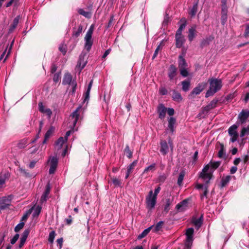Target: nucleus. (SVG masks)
Wrapping results in <instances>:
<instances>
[{
	"mask_svg": "<svg viewBox=\"0 0 249 249\" xmlns=\"http://www.w3.org/2000/svg\"><path fill=\"white\" fill-rule=\"evenodd\" d=\"M210 88L206 93V97L213 95L215 93L219 90L222 87V81L221 79L211 78L209 80Z\"/></svg>",
	"mask_w": 249,
	"mask_h": 249,
	"instance_id": "f257e3e1",
	"label": "nucleus"
},
{
	"mask_svg": "<svg viewBox=\"0 0 249 249\" xmlns=\"http://www.w3.org/2000/svg\"><path fill=\"white\" fill-rule=\"evenodd\" d=\"M249 117V110L243 109L238 114L237 121L235 124L239 126L240 124H245Z\"/></svg>",
	"mask_w": 249,
	"mask_h": 249,
	"instance_id": "f03ea898",
	"label": "nucleus"
},
{
	"mask_svg": "<svg viewBox=\"0 0 249 249\" xmlns=\"http://www.w3.org/2000/svg\"><path fill=\"white\" fill-rule=\"evenodd\" d=\"M157 197L153 196V191L151 190L146 198V203L147 208L151 210L153 209L156 203Z\"/></svg>",
	"mask_w": 249,
	"mask_h": 249,
	"instance_id": "7ed1b4c3",
	"label": "nucleus"
},
{
	"mask_svg": "<svg viewBox=\"0 0 249 249\" xmlns=\"http://www.w3.org/2000/svg\"><path fill=\"white\" fill-rule=\"evenodd\" d=\"M238 127V125L234 124L231 126L228 129L229 134L231 137L230 141L232 142L236 141L238 138V134L236 131Z\"/></svg>",
	"mask_w": 249,
	"mask_h": 249,
	"instance_id": "20e7f679",
	"label": "nucleus"
},
{
	"mask_svg": "<svg viewBox=\"0 0 249 249\" xmlns=\"http://www.w3.org/2000/svg\"><path fill=\"white\" fill-rule=\"evenodd\" d=\"M194 230L193 228H188L186 230V239L185 245V247H186V248L188 249L190 248L191 247V246H192L193 240V235L194 233Z\"/></svg>",
	"mask_w": 249,
	"mask_h": 249,
	"instance_id": "39448f33",
	"label": "nucleus"
},
{
	"mask_svg": "<svg viewBox=\"0 0 249 249\" xmlns=\"http://www.w3.org/2000/svg\"><path fill=\"white\" fill-rule=\"evenodd\" d=\"M81 107H77L70 115V118L73 120L72 121L71 124H70L69 126L71 127V128L72 129L74 128L79 119V114L78 113V111L79 109H81Z\"/></svg>",
	"mask_w": 249,
	"mask_h": 249,
	"instance_id": "423d86ee",
	"label": "nucleus"
},
{
	"mask_svg": "<svg viewBox=\"0 0 249 249\" xmlns=\"http://www.w3.org/2000/svg\"><path fill=\"white\" fill-rule=\"evenodd\" d=\"M11 200V196L0 198V211L4 210L10 206Z\"/></svg>",
	"mask_w": 249,
	"mask_h": 249,
	"instance_id": "0eeeda50",
	"label": "nucleus"
},
{
	"mask_svg": "<svg viewBox=\"0 0 249 249\" xmlns=\"http://www.w3.org/2000/svg\"><path fill=\"white\" fill-rule=\"evenodd\" d=\"M207 83L206 82H202L199 83L191 92V95L199 94L206 87Z\"/></svg>",
	"mask_w": 249,
	"mask_h": 249,
	"instance_id": "6e6552de",
	"label": "nucleus"
},
{
	"mask_svg": "<svg viewBox=\"0 0 249 249\" xmlns=\"http://www.w3.org/2000/svg\"><path fill=\"white\" fill-rule=\"evenodd\" d=\"M58 159L56 157H53L50 159V167L49 170L50 174L54 173L57 166Z\"/></svg>",
	"mask_w": 249,
	"mask_h": 249,
	"instance_id": "1a4fd4ad",
	"label": "nucleus"
},
{
	"mask_svg": "<svg viewBox=\"0 0 249 249\" xmlns=\"http://www.w3.org/2000/svg\"><path fill=\"white\" fill-rule=\"evenodd\" d=\"M167 112V108L163 104H160L157 107V112L159 114V118L163 120L165 117Z\"/></svg>",
	"mask_w": 249,
	"mask_h": 249,
	"instance_id": "9d476101",
	"label": "nucleus"
},
{
	"mask_svg": "<svg viewBox=\"0 0 249 249\" xmlns=\"http://www.w3.org/2000/svg\"><path fill=\"white\" fill-rule=\"evenodd\" d=\"M177 75V68L173 64L170 66L168 69V75L170 80H173Z\"/></svg>",
	"mask_w": 249,
	"mask_h": 249,
	"instance_id": "9b49d317",
	"label": "nucleus"
},
{
	"mask_svg": "<svg viewBox=\"0 0 249 249\" xmlns=\"http://www.w3.org/2000/svg\"><path fill=\"white\" fill-rule=\"evenodd\" d=\"M85 45L84 48L88 52H89L93 45V40L91 36H85L84 38Z\"/></svg>",
	"mask_w": 249,
	"mask_h": 249,
	"instance_id": "f8f14e48",
	"label": "nucleus"
},
{
	"mask_svg": "<svg viewBox=\"0 0 249 249\" xmlns=\"http://www.w3.org/2000/svg\"><path fill=\"white\" fill-rule=\"evenodd\" d=\"M160 152L163 155H166L169 152V146L167 142L165 140H161L160 142Z\"/></svg>",
	"mask_w": 249,
	"mask_h": 249,
	"instance_id": "ddd939ff",
	"label": "nucleus"
},
{
	"mask_svg": "<svg viewBox=\"0 0 249 249\" xmlns=\"http://www.w3.org/2000/svg\"><path fill=\"white\" fill-rule=\"evenodd\" d=\"M217 103V100H212L208 105L205 106L202 109V113H207L210 110L215 108Z\"/></svg>",
	"mask_w": 249,
	"mask_h": 249,
	"instance_id": "4468645a",
	"label": "nucleus"
},
{
	"mask_svg": "<svg viewBox=\"0 0 249 249\" xmlns=\"http://www.w3.org/2000/svg\"><path fill=\"white\" fill-rule=\"evenodd\" d=\"M21 17L20 15H18L14 18L12 24L10 25L9 27L8 30L9 33H11L13 32V31L17 27V25H18L19 22V20H21Z\"/></svg>",
	"mask_w": 249,
	"mask_h": 249,
	"instance_id": "2eb2a0df",
	"label": "nucleus"
},
{
	"mask_svg": "<svg viewBox=\"0 0 249 249\" xmlns=\"http://www.w3.org/2000/svg\"><path fill=\"white\" fill-rule=\"evenodd\" d=\"M203 215L201 214L199 218L193 217L192 219V222L195 226L197 229H198L203 224Z\"/></svg>",
	"mask_w": 249,
	"mask_h": 249,
	"instance_id": "dca6fc26",
	"label": "nucleus"
},
{
	"mask_svg": "<svg viewBox=\"0 0 249 249\" xmlns=\"http://www.w3.org/2000/svg\"><path fill=\"white\" fill-rule=\"evenodd\" d=\"M219 147L218 152V157L221 159H226V149L223 143L219 142Z\"/></svg>",
	"mask_w": 249,
	"mask_h": 249,
	"instance_id": "f3484780",
	"label": "nucleus"
},
{
	"mask_svg": "<svg viewBox=\"0 0 249 249\" xmlns=\"http://www.w3.org/2000/svg\"><path fill=\"white\" fill-rule=\"evenodd\" d=\"M196 26L194 25L189 29L188 31V40L191 42L193 40L194 38L196 37Z\"/></svg>",
	"mask_w": 249,
	"mask_h": 249,
	"instance_id": "a211bd4d",
	"label": "nucleus"
},
{
	"mask_svg": "<svg viewBox=\"0 0 249 249\" xmlns=\"http://www.w3.org/2000/svg\"><path fill=\"white\" fill-rule=\"evenodd\" d=\"M72 81H73V80H72V77L71 75L69 73H67L64 75V78L63 79V81H62V84L64 85H70L72 84Z\"/></svg>",
	"mask_w": 249,
	"mask_h": 249,
	"instance_id": "6ab92c4d",
	"label": "nucleus"
},
{
	"mask_svg": "<svg viewBox=\"0 0 249 249\" xmlns=\"http://www.w3.org/2000/svg\"><path fill=\"white\" fill-rule=\"evenodd\" d=\"M87 62L84 60V55L81 54L79 56L78 63L76 67L79 69L80 71H81L86 66Z\"/></svg>",
	"mask_w": 249,
	"mask_h": 249,
	"instance_id": "aec40b11",
	"label": "nucleus"
},
{
	"mask_svg": "<svg viewBox=\"0 0 249 249\" xmlns=\"http://www.w3.org/2000/svg\"><path fill=\"white\" fill-rule=\"evenodd\" d=\"M184 55L185 54H184L183 55H179L178 56V65L179 69L186 68L187 66L186 60L184 58Z\"/></svg>",
	"mask_w": 249,
	"mask_h": 249,
	"instance_id": "412c9836",
	"label": "nucleus"
},
{
	"mask_svg": "<svg viewBox=\"0 0 249 249\" xmlns=\"http://www.w3.org/2000/svg\"><path fill=\"white\" fill-rule=\"evenodd\" d=\"M231 178V176L230 175L223 176L221 179L220 186L221 188H223L226 186L230 182Z\"/></svg>",
	"mask_w": 249,
	"mask_h": 249,
	"instance_id": "4be33fe9",
	"label": "nucleus"
},
{
	"mask_svg": "<svg viewBox=\"0 0 249 249\" xmlns=\"http://www.w3.org/2000/svg\"><path fill=\"white\" fill-rule=\"evenodd\" d=\"M214 37L213 36H209L203 39L200 43V47L203 48V47L208 46L211 42H212Z\"/></svg>",
	"mask_w": 249,
	"mask_h": 249,
	"instance_id": "5701e85b",
	"label": "nucleus"
},
{
	"mask_svg": "<svg viewBox=\"0 0 249 249\" xmlns=\"http://www.w3.org/2000/svg\"><path fill=\"white\" fill-rule=\"evenodd\" d=\"M176 122V120L174 117H170L168 120V128L170 130L172 133H173L175 131L174 126Z\"/></svg>",
	"mask_w": 249,
	"mask_h": 249,
	"instance_id": "b1692460",
	"label": "nucleus"
},
{
	"mask_svg": "<svg viewBox=\"0 0 249 249\" xmlns=\"http://www.w3.org/2000/svg\"><path fill=\"white\" fill-rule=\"evenodd\" d=\"M54 131V127L53 126H51L45 134L44 139L42 142L43 144H45L47 140L49 138Z\"/></svg>",
	"mask_w": 249,
	"mask_h": 249,
	"instance_id": "393cba45",
	"label": "nucleus"
},
{
	"mask_svg": "<svg viewBox=\"0 0 249 249\" xmlns=\"http://www.w3.org/2000/svg\"><path fill=\"white\" fill-rule=\"evenodd\" d=\"M176 46L177 48H181L185 41L184 36L175 37Z\"/></svg>",
	"mask_w": 249,
	"mask_h": 249,
	"instance_id": "a878e982",
	"label": "nucleus"
},
{
	"mask_svg": "<svg viewBox=\"0 0 249 249\" xmlns=\"http://www.w3.org/2000/svg\"><path fill=\"white\" fill-rule=\"evenodd\" d=\"M172 98L174 101L178 103L181 102L182 100V97L180 93L175 90L173 91Z\"/></svg>",
	"mask_w": 249,
	"mask_h": 249,
	"instance_id": "bb28decb",
	"label": "nucleus"
},
{
	"mask_svg": "<svg viewBox=\"0 0 249 249\" xmlns=\"http://www.w3.org/2000/svg\"><path fill=\"white\" fill-rule=\"evenodd\" d=\"M187 201L186 199L183 200L181 202L178 203L176 206V208L179 211H183L185 207L187 206Z\"/></svg>",
	"mask_w": 249,
	"mask_h": 249,
	"instance_id": "cd10ccee",
	"label": "nucleus"
},
{
	"mask_svg": "<svg viewBox=\"0 0 249 249\" xmlns=\"http://www.w3.org/2000/svg\"><path fill=\"white\" fill-rule=\"evenodd\" d=\"M83 30V26L82 25H78V28L76 29L75 28L73 29L72 36L77 37L82 33Z\"/></svg>",
	"mask_w": 249,
	"mask_h": 249,
	"instance_id": "c85d7f7f",
	"label": "nucleus"
},
{
	"mask_svg": "<svg viewBox=\"0 0 249 249\" xmlns=\"http://www.w3.org/2000/svg\"><path fill=\"white\" fill-rule=\"evenodd\" d=\"M156 170V163H154L145 168L141 176H143L144 174L147 173L148 172H153Z\"/></svg>",
	"mask_w": 249,
	"mask_h": 249,
	"instance_id": "c756f323",
	"label": "nucleus"
},
{
	"mask_svg": "<svg viewBox=\"0 0 249 249\" xmlns=\"http://www.w3.org/2000/svg\"><path fill=\"white\" fill-rule=\"evenodd\" d=\"M182 89L183 91L186 92L189 90L190 86V82L189 80H184L181 82Z\"/></svg>",
	"mask_w": 249,
	"mask_h": 249,
	"instance_id": "7c9ffc66",
	"label": "nucleus"
},
{
	"mask_svg": "<svg viewBox=\"0 0 249 249\" xmlns=\"http://www.w3.org/2000/svg\"><path fill=\"white\" fill-rule=\"evenodd\" d=\"M66 141H67L65 140V139L63 137H60L55 142V144L58 147V149H60L61 148H62L63 144Z\"/></svg>",
	"mask_w": 249,
	"mask_h": 249,
	"instance_id": "2f4dec72",
	"label": "nucleus"
},
{
	"mask_svg": "<svg viewBox=\"0 0 249 249\" xmlns=\"http://www.w3.org/2000/svg\"><path fill=\"white\" fill-rule=\"evenodd\" d=\"M28 144V139H23L20 140L18 143V147L20 149L25 148Z\"/></svg>",
	"mask_w": 249,
	"mask_h": 249,
	"instance_id": "473e14b6",
	"label": "nucleus"
},
{
	"mask_svg": "<svg viewBox=\"0 0 249 249\" xmlns=\"http://www.w3.org/2000/svg\"><path fill=\"white\" fill-rule=\"evenodd\" d=\"M152 226H151L146 229H145L141 234L138 236V239H141L146 236L151 230Z\"/></svg>",
	"mask_w": 249,
	"mask_h": 249,
	"instance_id": "72a5a7b5",
	"label": "nucleus"
},
{
	"mask_svg": "<svg viewBox=\"0 0 249 249\" xmlns=\"http://www.w3.org/2000/svg\"><path fill=\"white\" fill-rule=\"evenodd\" d=\"M212 175L209 173H201L200 175V178L204 179H208L206 181L207 183L209 182V180L211 178Z\"/></svg>",
	"mask_w": 249,
	"mask_h": 249,
	"instance_id": "f704fd0d",
	"label": "nucleus"
},
{
	"mask_svg": "<svg viewBox=\"0 0 249 249\" xmlns=\"http://www.w3.org/2000/svg\"><path fill=\"white\" fill-rule=\"evenodd\" d=\"M197 7H198V3L197 2L195 3L192 8H191L190 12L189 15H191V17H194L196 15L197 11Z\"/></svg>",
	"mask_w": 249,
	"mask_h": 249,
	"instance_id": "c9c22d12",
	"label": "nucleus"
},
{
	"mask_svg": "<svg viewBox=\"0 0 249 249\" xmlns=\"http://www.w3.org/2000/svg\"><path fill=\"white\" fill-rule=\"evenodd\" d=\"M221 161H211L209 163L210 167L213 169V170H215L217 169L221 164Z\"/></svg>",
	"mask_w": 249,
	"mask_h": 249,
	"instance_id": "e433bc0d",
	"label": "nucleus"
},
{
	"mask_svg": "<svg viewBox=\"0 0 249 249\" xmlns=\"http://www.w3.org/2000/svg\"><path fill=\"white\" fill-rule=\"evenodd\" d=\"M78 13L87 18L91 17V13L89 12L85 11L83 9H79L78 11Z\"/></svg>",
	"mask_w": 249,
	"mask_h": 249,
	"instance_id": "4c0bfd02",
	"label": "nucleus"
},
{
	"mask_svg": "<svg viewBox=\"0 0 249 249\" xmlns=\"http://www.w3.org/2000/svg\"><path fill=\"white\" fill-rule=\"evenodd\" d=\"M249 134V125L246 127H243L240 132V136L241 137H244L246 135Z\"/></svg>",
	"mask_w": 249,
	"mask_h": 249,
	"instance_id": "58836bf2",
	"label": "nucleus"
},
{
	"mask_svg": "<svg viewBox=\"0 0 249 249\" xmlns=\"http://www.w3.org/2000/svg\"><path fill=\"white\" fill-rule=\"evenodd\" d=\"M124 154L126 155V157L130 159L132 157V151L130 149L129 146L127 145L124 149Z\"/></svg>",
	"mask_w": 249,
	"mask_h": 249,
	"instance_id": "ea45409f",
	"label": "nucleus"
},
{
	"mask_svg": "<svg viewBox=\"0 0 249 249\" xmlns=\"http://www.w3.org/2000/svg\"><path fill=\"white\" fill-rule=\"evenodd\" d=\"M12 4L15 7H17L19 5V0H10L5 5L6 7H8L11 6Z\"/></svg>",
	"mask_w": 249,
	"mask_h": 249,
	"instance_id": "a19ab883",
	"label": "nucleus"
},
{
	"mask_svg": "<svg viewBox=\"0 0 249 249\" xmlns=\"http://www.w3.org/2000/svg\"><path fill=\"white\" fill-rule=\"evenodd\" d=\"M138 163V160H134L127 167V171L130 172H132L133 170L134 169L135 166L137 165Z\"/></svg>",
	"mask_w": 249,
	"mask_h": 249,
	"instance_id": "79ce46f5",
	"label": "nucleus"
},
{
	"mask_svg": "<svg viewBox=\"0 0 249 249\" xmlns=\"http://www.w3.org/2000/svg\"><path fill=\"white\" fill-rule=\"evenodd\" d=\"M172 200L170 198L166 199L165 205L164 208V211L167 213L170 210V206L171 204Z\"/></svg>",
	"mask_w": 249,
	"mask_h": 249,
	"instance_id": "37998d69",
	"label": "nucleus"
},
{
	"mask_svg": "<svg viewBox=\"0 0 249 249\" xmlns=\"http://www.w3.org/2000/svg\"><path fill=\"white\" fill-rule=\"evenodd\" d=\"M71 89L70 91V94H74L75 92L76 89L77 87V83L76 81L74 80H73L72 83L71 85Z\"/></svg>",
	"mask_w": 249,
	"mask_h": 249,
	"instance_id": "c03bdc74",
	"label": "nucleus"
},
{
	"mask_svg": "<svg viewBox=\"0 0 249 249\" xmlns=\"http://www.w3.org/2000/svg\"><path fill=\"white\" fill-rule=\"evenodd\" d=\"M163 224L164 222L162 221L158 222L155 226L154 231L156 232L159 231L161 229Z\"/></svg>",
	"mask_w": 249,
	"mask_h": 249,
	"instance_id": "a18cd8bd",
	"label": "nucleus"
},
{
	"mask_svg": "<svg viewBox=\"0 0 249 249\" xmlns=\"http://www.w3.org/2000/svg\"><path fill=\"white\" fill-rule=\"evenodd\" d=\"M55 232L54 231L50 232L49 235L48 241L51 243H53L55 238Z\"/></svg>",
	"mask_w": 249,
	"mask_h": 249,
	"instance_id": "49530a36",
	"label": "nucleus"
},
{
	"mask_svg": "<svg viewBox=\"0 0 249 249\" xmlns=\"http://www.w3.org/2000/svg\"><path fill=\"white\" fill-rule=\"evenodd\" d=\"M25 225L24 222H20L19 224H18L15 228L14 231L15 232H17L19 231L20 230H21Z\"/></svg>",
	"mask_w": 249,
	"mask_h": 249,
	"instance_id": "de8ad7c7",
	"label": "nucleus"
},
{
	"mask_svg": "<svg viewBox=\"0 0 249 249\" xmlns=\"http://www.w3.org/2000/svg\"><path fill=\"white\" fill-rule=\"evenodd\" d=\"M112 183L113 184V185H114L115 187H119V186H121V181L116 178H113L112 179Z\"/></svg>",
	"mask_w": 249,
	"mask_h": 249,
	"instance_id": "09e8293b",
	"label": "nucleus"
},
{
	"mask_svg": "<svg viewBox=\"0 0 249 249\" xmlns=\"http://www.w3.org/2000/svg\"><path fill=\"white\" fill-rule=\"evenodd\" d=\"M180 74L184 77H187L188 75V71L186 68L179 69Z\"/></svg>",
	"mask_w": 249,
	"mask_h": 249,
	"instance_id": "8fccbe9b",
	"label": "nucleus"
},
{
	"mask_svg": "<svg viewBox=\"0 0 249 249\" xmlns=\"http://www.w3.org/2000/svg\"><path fill=\"white\" fill-rule=\"evenodd\" d=\"M184 174L183 172L180 173L179 176L178 177V184L179 186H180L182 185V181L184 178Z\"/></svg>",
	"mask_w": 249,
	"mask_h": 249,
	"instance_id": "3c124183",
	"label": "nucleus"
},
{
	"mask_svg": "<svg viewBox=\"0 0 249 249\" xmlns=\"http://www.w3.org/2000/svg\"><path fill=\"white\" fill-rule=\"evenodd\" d=\"M228 14H221V22L223 25H224L227 22Z\"/></svg>",
	"mask_w": 249,
	"mask_h": 249,
	"instance_id": "603ef678",
	"label": "nucleus"
},
{
	"mask_svg": "<svg viewBox=\"0 0 249 249\" xmlns=\"http://www.w3.org/2000/svg\"><path fill=\"white\" fill-rule=\"evenodd\" d=\"M30 231V230L29 229H26L24 230L21 235V238L26 240L29 235Z\"/></svg>",
	"mask_w": 249,
	"mask_h": 249,
	"instance_id": "864d4df0",
	"label": "nucleus"
},
{
	"mask_svg": "<svg viewBox=\"0 0 249 249\" xmlns=\"http://www.w3.org/2000/svg\"><path fill=\"white\" fill-rule=\"evenodd\" d=\"M161 49V43H160L157 47V48L156 49V50L154 52V54L152 56V59H154L155 58V57L157 56V55L159 53V50H160Z\"/></svg>",
	"mask_w": 249,
	"mask_h": 249,
	"instance_id": "5fc2aeb1",
	"label": "nucleus"
},
{
	"mask_svg": "<svg viewBox=\"0 0 249 249\" xmlns=\"http://www.w3.org/2000/svg\"><path fill=\"white\" fill-rule=\"evenodd\" d=\"M19 235L16 233L14 236L11 239L10 243L11 244L14 245L19 238Z\"/></svg>",
	"mask_w": 249,
	"mask_h": 249,
	"instance_id": "6e6d98bb",
	"label": "nucleus"
},
{
	"mask_svg": "<svg viewBox=\"0 0 249 249\" xmlns=\"http://www.w3.org/2000/svg\"><path fill=\"white\" fill-rule=\"evenodd\" d=\"M60 77V73H56L53 75V80L54 82L57 83L59 81Z\"/></svg>",
	"mask_w": 249,
	"mask_h": 249,
	"instance_id": "4d7b16f0",
	"label": "nucleus"
},
{
	"mask_svg": "<svg viewBox=\"0 0 249 249\" xmlns=\"http://www.w3.org/2000/svg\"><path fill=\"white\" fill-rule=\"evenodd\" d=\"M48 197V196L46 194H45L44 193H43L40 199V203L41 204L43 203L44 202H46L47 198Z\"/></svg>",
	"mask_w": 249,
	"mask_h": 249,
	"instance_id": "13d9d810",
	"label": "nucleus"
},
{
	"mask_svg": "<svg viewBox=\"0 0 249 249\" xmlns=\"http://www.w3.org/2000/svg\"><path fill=\"white\" fill-rule=\"evenodd\" d=\"M51 190V187L50 183H48L45 186V189L43 193L45 194H46L47 195L49 196L50 192Z\"/></svg>",
	"mask_w": 249,
	"mask_h": 249,
	"instance_id": "bf43d9fd",
	"label": "nucleus"
},
{
	"mask_svg": "<svg viewBox=\"0 0 249 249\" xmlns=\"http://www.w3.org/2000/svg\"><path fill=\"white\" fill-rule=\"evenodd\" d=\"M113 20H114V15H112L110 17V18H109L108 23L106 26L107 29L109 28L112 25V22H113Z\"/></svg>",
	"mask_w": 249,
	"mask_h": 249,
	"instance_id": "052dcab7",
	"label": "nucleus"
},
{
	"mask_svg": "<svg viewBox=\"0 0 249 249\" xmlns=\"http://www.w3.org/2000/svg\"><path fill=\"white\" fill-rule=\"evenodd\" d=\"M93 31V25H92L90 27L89 29L88 30V32H87L86 36L92 37Z\"/></svg>",
	"mask_w": 249,
	"mask_h": 249,
	"instance_id": "680f3d73",
	"label": "nucleus"
},
{
	"mask_svg": "<svg viewBox=\"0 0 249 249\" xmlns=\"http://www.w3.org/2000/svg\"><path fill=\"white\" fill-rule=\"evenodd\" d=\"M6 175L5 174L4 177L3 178L1 176H0V189L2 188L3 187V185L5 183V178H6Z\"/></svg>",
	"mask_w": 249,
	"mask_h": 249,
	"instance_id": "e2e57ef3",
	"label": "nucleus"
},
{
	"mask_svg": "<svg viewBox=\"0 0 249 249\" xmlns=\"http://www.w3.org/2000/svg\"><path fill=\"white\" fill-rule=\"evenodd\" d=\"M159 92L162 95H165L167 94L168 91L165 88L163 87L160 89Z\"/></svg>",
	"mask_w": 249,
	"mask_h": 249,
	"instance_id": "0e129e2a",
	"label": "nucleus"
},
{
	"mask_svg": "<svg viewBox=\"0 0 249 249\" xmlns=\"http://www.w3.org/2000/svg\"><path fill=\"white\" fill-rule=\"evenodd\" d=\"M244 36L246 37L249 36V24H246V29L244 33Z\"/></svg>",
	"mask_w": 249,
	"mask_h": 249,
	"instance_id": "69168bd1",
	"label": "nucleus"
},
{
	"mask_svg": "<svg viewBox=\"0 0 249 249\" xmlns=\"http://www.w3.org/2000/svg\"><path fill=\"white\" fill-rule=\"evenodd\" d=\"M41 210V207L40 206H37L35 210L34 215H38L40 213Z\"/></svg>",
	"mask_w": 249,
	"mask_h": 249,
	"instance_id": "338daca9",
	"label": "nucleus"
},
{
	"mask_svg": "<svg viewBox=\"0 0 249 249\" xmlns=\"http://www.w3.org/2000/svg\"><path fill=\"white\" fill-rule=\"evenodd\" d=\"M166 176L165 175H162L159 177L158 180L160 182L163 183L166 179Z\"/></svg>",
	"mask_w": 249,
	"mask_h": 249,
	"instance_id": "774afa93",
	"label": "nucleus"
}]
</instances>
